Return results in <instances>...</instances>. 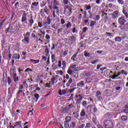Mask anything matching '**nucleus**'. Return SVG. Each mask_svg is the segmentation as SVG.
<instances>
[{"label": "nucleus", "mask_w": 128, "mask_h": 128, "mask_svg": "<svg viewBox=\"0 0 128 128\" xmlns=\"http://www.w3.org/2000/svg\"><path fill=\"white\" fill-rule=\"evenodd\" d=\"M70 68H72L74 70V72H76V64H70Z\"/></svg>", "instance_id": "15"}, {"label": "nucleus", "mask_w": 128, "mask_h": 128, "mask_svg": "<svg viewBox=\"0 0 128 128\" xmlns=\"http://www.w3.org/2000/svg\"><path fill=\"white\" fill-rule=\"evenodd\" d=\"M80 116L81 118H84V116H86V110L82 109L80 112Z\"/></svg>", "instance_id": "10"}, {"label": "nucleus", "mask_w": 128, "mask_h": 128, "mask_svg": "<svg viewBox=\"0 0 128 128\" xmlns=\"http://www.w3.org/2000/svg\"><path fill=\"white\" fill-rule=\"evenodd\" d=\"M34 96L36 100V102H38V98H40V94L36 93L35 94H34Z\"/></svg>", "instance_id": "23"}, {"label": "nucleus", "mask_w": 128, "mask_h": 128, "mask_svg": "<svg viewBox=\"0 0 128 128\" xmlns=\"http://www.w3.org/2000/svg\"><path fill=\"white\" fill-rule=\"evenodd\" d=\"M84 8H86V10H88L92 8V6H88L87 4H85Z\"/></svg>", "instance_id": "24"}, {"label": "nucleus", "mask_w": 128, "mask_h": 128, "mask_svg": "<svg viewBox=\"0 0 128 128\" xmlns=\"http://www.w3.org/2000/svg\"><path fill=\"white\" fill-rule=\"evenodd\" d=\"M60 22H61L62 24H64L66 23V21H64V19H62L60 20Z\"/></svg>", "instance_id": "59"}, {"label": "nucleus", "mask_w": 128, "mask_h": 128, "mask_svg": "<svg viewBox=\"0 0 128 128\" xmlns=\"http://www.w3.org/2000/svg\"><path fill=\"white\" fill-rule=\"evenodd\" d=\"M72 32L73 34H78V30H76V28L75 27L73 28L72 30Z\"/></svg>", "instance_id": "29"}, {"label": "nucleus", "mask_w": 128, "mask_h": 128, "mask_svg": "<svg viewBox=\"0 0 128 128\" xmlns=\"http://www.w3.org/2000/svg\"><path fill=\"white\" fill-rule=\"evenodd\" d=\"M84 56H90V54L86 52H84Z\"/></svg>", "instance_id": "54"}, {"label": "nucleus", "mask_w": 128, "mask_h": 128, "mask_svg": "<svg viewBox=\"0 0 128 128\" xmlns=\"http://www.w3.org/2000/svg\"><path fill=\"white\" fill-rule=\"evenodd\" d=\"M0 126H6V120L2 119L0 120Z\"/></svg>", "instance_id": "18"}, {"label": "nucleus", "mask_w": 128, "mask_h": 128, "mask_svg": "<svg viewBox=\"0 0 128 128\" xmlns=\"http://www.w3.org/2000/svg\"><path fill=\"white\" fill-rule=\"evenodd\" d=\"M32 38H38V36H36V34H34V33H32Z\"/></svg>", "instance_id": "63"}, {"label": "nucleus", "mask_w": 128, "mask_h": 128, "mask_svg": "<svg viewBox=\"0 0 128 128\" xmlns=\"http://www.w3.org/2000/svg\"><path fill=\"white\" fill-rule=\"evenodd\" d=\"M85 126H86V124H82L80 125V126L79 127V128H84Z\"/></svg>", "instance_id": "64"}, {"label": "nucleus", "mask_w": 128, "mask_h": 128, "mask_svg": "<svg viewBox=\"0 0 128 128\" xmlns=\"http://www.w3.org/2000/svg\"><path fill=\"white\" fill-rule=\"evenodd\" d=\"M94 71L88 72L86 74V76H92V74H94Z\"/></svg>", "instance_id": "25"}, {"label": "nucleus", "mask_w": 128, "mask_h": 128, "mask_svg": "<svg viewBox=\"0 0 128 128\" xmlns=\"http://www.w3.org/2000/svg\"><path fill=\"white\" fill-rule=\"evenodd\" d=\"M52 62H54L56 60V56H54V54H52Z\"/></svg>", "instance_id": "46"}, {"label": "nucleus", "mask_w": 128, "mask_h": 128, "mask_svg": "<svg viewBox=\"0 0 128 128\" xmlns=\"http://www.w3.org/2000/svg\"><path fill=\"white\" fill-rule=\"evenodd\" d=\"M26 20H28V18H26V14H24L22 18V22H26Z\"/></svg>", "instance_id": "8"}, {"label": "nucleus", "mask_w": 128, "mask_h": 128, "mask_svg": "<svg viewBox=\"0 0 128 128\" xmlns=\"http://www.w3.org/2000/svg\"><path fill=\"white\" fill-rule=\"evenodd\" d=\"M106 36H112V34L108 32H106Z\"/></svg>", "instance_id": "49"}, {"label": "nucleus", "mask_w": 128, "mask_h": 128, "mask_svg": "<svg viewBox=\"0 0 128 128\" xmlns=\"http://www.w3.org/2000/svg\"><path fill=\"white\" fill-rule=\"evenodd\" d=\"M64 128H70V124H68V122H64Z\"/></svg>", "instance_id": "35"}, {"label": "nucleus", "mask_w": 128, "mask_h": 128, "mask_svg": "<svg viewBox=\"0 0 128 128\" xmlns=\"http://www.w3.org/2000/svg\"><path fill=\"white\" fill-rule=\"evenodd\" d=\"M126 20H124V16L120 17L118 20V22H119L120 24H121V26H124V24L126 23Z\"/></svg>", "instance_id": "3"}, {"label": "nucleus", "mask_w": 128, "mask_h": 128, "mask_svg": "<svg viewBox=\"0 0 128 128\" xmlns=\"http://www.w3.org/2000/svg\"><path fill=\"white\" fill-rule=\"evenodd\" d=\"M30 62H32L33 64H38V62H40V60H34V59H31V60H30Z\"/></svg>", "instance_id": "12"}, {"label": "nucleus", "mask_w": 128, "mask_h": 128, "mask_svg": "<svg viewBox=\"0 0 128 128\" xmlns=\"http://www.w3.org/2000/svg\"><path fill=\"white\" fill-rule=\"evenodd\" d=\"M82 106H88V102H86V101H84L82 102Z\"/></svg>", "instance_id": "45"}, {"label": "nucleus", "mask_w": 128, "mask_h": 128, "mask_svg": "<svg viewBox=\"0 0 128 128\" xmlns=\"http://www.w3.org/2000/svg\"><path fill=\"white\" fill-rule=\"evenodd\" d=\"M101 16L102 17V18H103L105 20H108V13H105L104 12H102Z\"/></svg>", "instance_id": "6"}, {"label": "nucleus", "mask_w": 128, "mask_h": 128, "mask_svg": "<svg viewBox=\"0 0 128 128\" xmlns=\"http://www.w3.org/2000/svg\"><path fill=\"white\" fill-rule=\"evenodd\" d=\"M88 30V28L84 27L83 28V32H86Z\"/></svg>", "instance_id": "62"}, {"label": "nucleus", "mask_w": 128, "mask_h": 128, "mask_svg": "<svg viewBox=\"0 0 128 128\" xmlns=\"http://www.w3.org/2000/svg\"><path fill=\"white\" fill-rule=\"evenodd\" d=\"M101 94H102V92H100V91L98 90L96 91V96L98 98V96H100Z\"/></svg>", "instance_id": "27"}, {"label": "nucleus", "mask_w": 128, "mask_h": 128, "mask_svg": "<svg viewBox=\"0 0 128 128\" xmlns=\"http://www.w3.org/2000/svg\"><path fill=\"white\" fill-rule=\"evenodd\" d=\"M88 12L89 14H90V16H89L90 18H92V12H90V10H88Z\"/></svg>", "instance_id": "58"}, {"label": "nucleus", "mask_w": 128, "mask_h": 128, "mask_svg": "<svg viewBox=\"0 0 128 128\" xmlns=\"http://www.w3.org/2000/svg\"><path fill=\"white\" fill-rule=\"evenodd\" d=\"M15 126H22V124H20V122H16L15 124Z\"/></svg>", "instance_id": "55"}, {"label": "nucleus", "mask_w": 128, "mask_h": 128, "mask_svg": "<svg viewBox=\"0 0 128 128\" xmlns=\"http://www.w3.org/2000/svg\"><path fill=\"white\" fill-rule=\"evenodd\" d=\"M38 2H34L32 4L31 8H32L33 6H38L39 4Z\"/></svg>", "instance_id": "20"}, {"label": "nucleus", "mask_w": 128, "mask_h": 128, "mask_svg": "<svg viewBox=\"0 0 128 128\" xmlns=\"http://www.w3.org/2000/svg\"><path fill=\"white\" fill-rule=\"evenodd\" d=\"M46 40H50V36L49 34H46Z\"/></svg>", "instance_id": "50"}, {"label": "nucleus", "mask_w": 128, "mask_h": 128, "mask_svg": "<svg viewBox=\"0 0 128 128\" xmlns=\"http://www.w3.org/2000/svg\"><path fill=\"white\" fill-rule=\"evenodd\" d=\"M124 112H125V114H128V105H126L125 110H124Z\"/></svg>", "instance_id": "30"}, {"label": "nucleus", "mask_w": 128, "mask_h": 128, "mask_svg": "<svg viewBox=\"0 0 128 128\" xmlns=\"http://www.w3.org/2000/svg\"><path fill=\"white\" fill-rule=\"evenodd\" d=\"M122 12L124 14V16H126V18H128V12H126V10H124V9L123 10Z\"/></svg>", "instance_id": "39"}, {"label": "nucleus", "mask_w": 128, "mask_h": 128, "mask_svg": "<svg viewBox=\"0 0 128 128\" xmlns=\"http://www.w3.org/2000/svg\"><path fill=\"white\" fill-rule=\"evenodd\" d=\"M13 79L15 82H16L18 80V76L16 73L14 74L13 76Z\"/></svg>", "instance_id": "11"}, {"label": "nucleus", "mask_w": 128, "mask_h": 128, "mask_svg": "<svg viewBox=\"0 0 128 128\" xmlns=\"http://www.w3.org/2000/svg\"><path fill=\"white\" fill-rule=\"evenodd\" d=\"M122 120L126 122V120H128V118L126 116H122Z\"/></svg>", "instance_id": "37"}, {"label": "nucleus", "mask_w": 128, "mask_h": 128, "mask_svg": "<svg viewBox=\"0 0 128 128\" xmlns=\"http://www.w3.org/2000/svg\"><path fill=\"white\" fill-rule=\"evenodd\" d=\"M92 127V125L90 124V123H88L86 124V126H85V128H90Z\"/></svg>", "instance_id": "43"}, {"label": "nucleus", "mask_w": 128, "mask_h": 128, "mask_svg": "<svg viewBox=\"0 0 128 128\" xmlns=\"http://www.w3.org/2000/svg\"><path fill=\"white\" fill-rule=\"evenodd\" d=\"M34 114V113L32 112V110H30L28 112V116H32Z\"/></svg>", "instance_id": "48"}, {"label": "nucleus", "mask_w": 128, "mask_h": 128, "mask_svg": "<svg viewBox=\"0 0 128 128\" xmlns=\"http://www.w3.org/2000/svg\"><path fill=\"white\" fill-rule=\"evenodd\" d=\"M76 122H72L70 124L71 128H76Z\"/></svg>", "instance_id": "33"}, {"label": "nucleus", "mask_w": 128, "mask_h": 128, "mask_svg": "<svg viewBox=\"0 0 128 128\" xmlns=\"http://www.w3.org/2000/svg\"><path fill=\"white\" fill-rule=\"evenodd\" d=\"M68 106V108H74V106L72 104H69Z\"/></svg>", "instance_id": "61"}, {"label": "nucleus", "mask_w": 128, "mask_h": 128, "mask_svg": "<svg viewBox=\"0 0 128 128\" xmlns=\"http://www.w3.org/2000/svg\"><path fill=\"white\" fill-rule=\"evenodd\" d=\"M72 72H73L72 70H71L69 67V68L68 69V74H72Z\"/></svg>", "instance_id": "42"}, {"label": "nucleus", "mask_w": 128, "mask_h": 128, "mask_svg": "<svg viewBox=\"0 0 128 128\" xmlns=\"http://www.w3.org/2000/svg\"><path fill=\"white\" fill-rule=\"evenodd\" d=\"M52 6H58V1L56 0H52L51 2Z\"/></svg>", "instance_id": "16"}, {"label": "nucleus", "mask_w": 128, "mask_h": 128, "mask_svg": "<svg viewBox=\"0 0 128 128\" xmlns=\"http://www.w3.org/2000/svg\"><path fill=\"white\" fill-rule=\"evenodd\" d=\"M96 62H98V60H96L92 61V62H90V64H96Z\"/></svg>", "instance_id": "47"}, {"label": "nucleus", "mask_w": 128, "mask_h": 128, "mask_svg": "<svg viewBox=\"0 0 128 128\" xmlns=\"http://www.w3.org/2000/svg\"><path fill=\"white\" fill-rule=\"evenodd\" d=\"M24 40L26 42V44H28V42H30V38L28 37H25Z\"/></svg>", "instance_id": "31"}, {"label": "nucleus", "mask_w": 128, "mask_h": 128, "mask_svg": "<svg viewBox=\"0 0 128 128\" xmlns=\"http://www.w3.org/2000/svg\"><path fill=\"white\" fill-rule=\"evenodd\" d=\"M72 23H70V22H68L66 25V26L68 28H72Z\"/></svg>", "instance_id": "38"}, {"label": "nucleus", "mask_w": 128, "mask_h": 128, "mask_svg": "<svg viewBox=\"0 0 128 128\" xmlns=\"http://www.w3.org/2000/svg\"><path fill=\"white\" fill-rule=\"evenodd\" d=\"M16 72V68L15 67H13L12 68H11L10 72V74L11 76H13V74H14V73Z\"/></svg>", "instance_id": "14"}, {"label": "nucleus", "mask_w": 128, "mask_h": 128, "mask_svg": "<svg viewBox=\"0 0 128 128\" xmlns=\"http://www.w3.org/2000/svg\"><path fill=\"white\" fill-rule=\"evenodd\" d=\"M14 60H20V55L18 54H14L12 56Z\"/></svg>", "instance_id": "9"}, {"label": "nucleus", "mask_w": 128, "mask_h": 128, "mask_svg": "<svg viewBox=\"0 0 128 128\" xmlns=\"http://www.w3.org/2000/svg\"><path fill=\"white\" fill-rule=\"evenodd\" d=\"M29 22H30V24L29 26H30V28H32V24H34V20H32V18L31 20H29Z\"/></svg>", "instance_id": "28"}, {"label": "nucleus", "mask_w": 128, "mask_h": 128, "mask_svg": "<svg viewBox=\"0 0 128 128\" xmlns=\"http://www.w3.org/2000/svg\"><path fill=\"white\" fill-rule=\"evenodd\" d=\"M78 96L80 97V98H79L80 100H82L84 99V96H82V94H80Z\"/></svg>", "instance_id": "57"}, {"label": "nucleus", "mask_w": 128, "mask_h": 128, "mask_svg": "<svg viewBox=\"0 0 128 128\" xmlns=\"http://www.w3.org/2000/svg\"><path fill=\"white\" fill-rule=\"evenodd\" d=\"M66 62L65 60H63L62 62V65L63 66L62 68V70H65L66 69Z\"/></svg>", "instance_id": "22"}, {"label": "nucleus", "mask_w": 128, "mask_h": 128, "mask_svg": "<svg viewBox=\"0 0 128 128\" xmlns=\"http://www.w3.org/2000/svg\"><path fill=\"white\" fill-rule=\"evenodd\" d=\"M114 40L116 42H122V38L120 36L116 37Z\"/></svg>", "instance_id": "26"}, {"label": "nucleus", "mask_w": 128, "mask_h": 128, "mask_svg": "<svg viewBox=\"0 0 128 128\" xmlns=\"http://www.w3.org/2000/svg\"><path fill=\"white\" fill-rule=\"evenodd\" d=\"M66 94V91L64 90H60L59 91V94L60 96H64Z\"/></svg>", "instance_id": "13"}, {"label": "nucleus", "mask_w": 128, "mask_h": 128, "mask_svg": "<svg viewBox=\"0 0 128 128\" xmlns=\"http://www.w3.org/2000/svg\"><path fill=\"white\" fill-rule=\"evenodd\" d=\"M104 126L105 128H113L114 122L112 121L108 120H105L104 122Z\"/></svg>", "instance_id": "1"}, {"label": "nucleus", "mask_w": 128, "mask_h": 128, "mask_svg": "<svg viewBox=\"0 0 128 128\" xmlns=\"http://www.w3.org/2000/svg\"><path fill=\"white\" fill-rule=\"evenodd\" d=\"M82 100L81 99H78L76 102V106H78V104H80V102H82Z\"/></svg>", "instance_id": "32"}, {"label": "nucleus", "mask_w": 128, "mask_h": 128, "mask_svg": "<svg viewBox=\"0 0 128 128\" xmlns=\"http://www.w3.org/2000/svg\"><path fill=\"white\" fill-rule=\"evenodd\" d=\"M38 28H42V24L40 22H38Z\"/></svg>", "instance_id": "56"}, {"label": "nucleus", "mask_w": 128, "mask_h": 128, "mask_svg": "<svg viewBox=\"0 0 128 128\" xmlns=\"http://www.w3.org/2000/svg\"><path fill=\"white\" fill-rule=\"evenodd\" d=\"M94 24H96V21L93 20L92 21L90 24V26H94Z\"/></svg>", "instance_id": "44"}, {"label": "nucleus", "mask_w": 128, "mask_h": 128, "mask_svg": "<svg viewBox=\"0 0 128 128\" xmlns=\"http://www.w3.org/2000/svg\"><path fill=\"white\" fill-rule=\"evenodd\" d=\"M72 79L70 78L66 84V86L68 87L70 86V84H72Z\"/></svg>", "instance_id": "17"}, {"label": "nucleus", "mask_w": 128, "mask_h": 128, "mask_svg": "<svg viewBox=\"0 0 128 128\" xmlns=\"http://www.w3.org/2000/svg\"><path fill=\"white\" fill-rule=\"evenodd\" d=\"M44 12L46 14H50V10L48 8V7L46 6L44 7Z\"/></svg>", "instance_id": "19"}, {"label": "nucleus", "mask_w": 128, "mask_h": 128, "mask_svg": "<svg viewBox=\"0 0 128 128\" xmlns=\"http://www.w3.org/2000/svg\"><path fill=\"white\" fill-rule=\"evenodd\" d=\"M100 18V15H96V20H99Z\"/></svg>", "instance_id": "52"}, {"label": "nucleus", "mask_w": 128, "mask_h": 128, "mask_svg": "<svg viewBox=\"0 0 128 128\" xmlns=\"http://www.w3.org/2000/svg\"><path fill=\"white\" fill-rule=\"evenodd\" d=\"M72 120V117L71 116H67L66 118L65 122H70Z\"/></svg>", "instance_id": "21"}, {"label": "nucleus", "mask_w": 128, "mask_h": 128, "mask_svg": "<svg viewBox=\"0 0 128 128\" xmlns=\"http://www.w3.org/2000/svg\"><path fill=\"white\" fill-rule=\"evenodd\" d=\"M85 86L84 81V80H82L77 84V86H79L80 88H84Z\"/></svg>", "instance_id": "4"}, {"label": "nucleus", "mask_w": 128, "mask_h": 128, "mask_svg": "<svg viewBox=\"0 0 128 128\" xmlns=\"http://www.w3.org/2000/svg\"><path fill=\"white\" fill-rule=\"evenodd\" d=\"M58 68H60L62 66V62L58 61Z\"/></svg>", "instance_id": "60"}, {"label": "nucleus", "mask_w": 128, "mask_h": 128, "mask_svg": "<svg viewBox=\"0 0 128 128\" xmlns=\"http://www.w3.org/2000/svg\"><path fill=\"white\" fill-rule=\"evenodd\" d=\"M63 4H68V0H63Z\"/></svg>", "instance_id": "51"}, {"label": "nucleus", "mask_w": 128, "mask_h": 128, "mask_svg": "<svg viewBox=\"0 0 128 128\" xmlns=\"http://www.w3.org/2000/svg\"><path fill=\"white\" fill-rule=\"evenodd\" d=\"M64 12L67 14L68 16H71L72 12V8L70 7L66 8L64 10Z\"/></svg>", "instance_id": "2"}, {"label": "nucleus", "mask_w": 128, "mask_h": 128, "mask_svg": "<svg viewBox=\"0 0 128 128\" xmlns=\"http://www.w3.org/2000/svg\"><path fill=\"white\" fill-rule=\"evenodd\" d=\"M76 56H78V53L76 54H74L72 57H71V60H74V58H76Z\"/></svg>", "instance_id": "36"}, {"label": "nucleus", "mask_w": 128, "mask_h": 128, "mask_svg": "<svg viewBox=\"0 0 128 128\" xmlns=\"http://www.w3.org/2000/svg\"><path fill=\"white\" fill-rule=\"evenodd\" d=\"M76 37H74V36H72L70 38V40H72V42H76Z\"/></svg>", "instance_id": "40"}, {"label": "nucleus", "mask_w": 128, "mask_h": 128, "mask_svg": "<svg viewBox=\"0 0 128 128\" xmlns=\"http://www.w3.org/2000/svg\"><path fill=\"white\" fill-rule=\"evenodd\" d=\"M118 17V11L116 10L112 14V18H116Z\"/></svg>", "instance_id": "5"}, {"label": "nucleus", "mask_w": 128, "mask_h": 128, "mask_svg": "<svg viewBox=\"0 0 128 128\" xmlns=\"http://www.w3.org/2000/svg\"><path fill=\"white\" fill-rule=\"evenodd\" d=\"M56 80V78L54 77L53 78H52L51 80L52 82V84L54 86V80Z\"/></svg>", "instance_id": "41"}, {"label": "nucleus", "mask_w": 128, "mask_h": 128, "mask_svg": "<svg viewBox=\"0 0 128 128\" xmlns=\"http://www.w3.org/2000/svg\"><path fill=\"white\" fill-rule=\"evenodd\" d=\"M74 90H76V88H70L68 90V92H74Z\"/></svg>", "instance_id": "34"}, {"label": "nucleus", "mask_w": 128, "mask_h": 128, "mask_svg": "<svg viewBox=\"0 0 128 128\" xmlns=\"http://www.w3.org/2000/svg\"><path fill=\"white\" fill-rule=\"evenodd\" d=\"M8 84H10L12 83V80H10V77L8 78Z\"/></svg>", "instance_id": "53"}, {"label": "nucleus", "mask_w": 128, "mask_h": 128, "mask_svg": "<svg viewBox=\"0 0 128 128\" xmlns=\"http://www.w3.org/2000/svg\"><path fill=\"white\" fill-rule=\"evenodd\" d=\"M50 17H48L47 20L44 23V26L46 27V26H48V24H50Z\"/></svg>", "instance_id": "7"}]
</instances>
